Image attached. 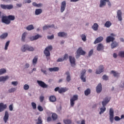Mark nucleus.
I'll return each mask as SVG.
<instances>
[{
	"mask_svg": "<svg viewBox=\"0 0 124 124\" xmlns=\"http://www.w3.org/2000/svg\"><path fill=\"white\" fill-rule=\"evenodd\" d=\"M14 20H15V16H2L1 22L6 25H9L11 23V21H14Z\"/></svg>",
	"mask_w": 124,
	"mask_h": 124,
	"instance_id": "obj_1",
	"label": "nucleus"
},
{
	"mask_svg": "<svg viewBox=\"0 0 124 124\" xmlns=\"http://www.w3.org/2000/svg\"><path fill=\"white\" fill-rule=\"evenodd\" d=\"M110 99H111V98L107 97L105 98V100L102 102L103 108H100V112H99L100 115H101V114H103V113H104V112L106 111V108L105 106H106L107 104H108V103L110 101Z\"/></svg>",
	"mask_w": 124,
	"mask_h": 124,
	"instance_id": "obj_2",
	"label": "nucleus"
},
{
	"mask_svg": "<svg viewBox=\"0 0 124 124\" xmlns=\"http://www.w3.org/2000/svg\"><path fill=\"white\" fill-rule=\"evenodd\" d=\"M22 52H26V51H29L30 52H32L34 51V48L31 46H30L28 45H24L21 47Z\"/></svg>",
	"mask_w": 124,
	"mask_h": 124,
	"instance_id": "obj_3",
	"label": "nucleus"
},
{
	"mask_svg": "<svg viewBox=\"0 0 124 124\" xmlns=\"http://www.w3.org/2000/svg\"><path fill=\"white\" fill-rule=\"evenodd\" d=\"M51 50H53V46H49L45 48L44 53L46 57H49L50 55H51L50 51H51Z\"/></svg>",
	"mask_w": 124,
	"mask_h": 124,
	"instance_id": "obj_4",
	"label": "nucleus"
},
{
	"mask_svg": "<svg viewBox=\"0 0 124 124\" xmlns=\"http://www.w3.org/2000/svg\"><path fill=\"white\" fill-rule=\"evenodd\" d=\"M78 99V95L76 94L74 95L73 97H71L70 99V105L71 107H73L74 106V105L75 104V101Z\"/></svg>",
	"mask_w": 124,
	"mask_h": 124,
	"instance_id": "obj_5",
	"label": "nucleus"
},
{
	"mask_svg": "<svg viewBox=\"0 0 124 124\" xmlns=\"http://www.w3.org/2000/svg\"><path fill=\"white\" fill-rule=\"evenodd\" d=\"M86 55V52L83 50L82 49V47H79L77 51V55H76V58L77 59H78L80 57V55Z\"/></svg>",
	"mask_w": 124,
	"mask_h": 124,
	"instance_id": "obj_6",
	"label": "nucleus"
},
{
	"mask_svg": "<svg viewBox=\"0 0 124 124\" xmlns=\"http://www.w3.org/2000/svg\"><path fill=\"white\" fill-rule=\"evenodd\" d=\"M37 83H38V84L40 87L43 89H47V88H48V85L46 84V83L42 80H37Z\"/></svg>",
	"mask_w": 124,
	"mask_h": 124,
	"instance_id": "obj_7",
	"label": "nucleus"
},
{
	"mask_svg": "<svg viewBox=\"0 0 124 124\" xmlns=\"http://www.w3.org/2000/svg\"><path fill=\"white\" fill-rule=\"evenodd\" d=\"M109 120L111 123L114 122V110L113 108L109 109Z\"/></svg>",
	"mask_w": 124,
	"mask_h": 124,
	"instance_id": "obj_8",
	"label": "nucleus"
},
{
	"mask_svg": "<svg viewBox=\"0 0 124 124\" xmlns=\"http://www.w3.org/2000/svg\"><path fill=\"white\" fill-rule=\"evenodd\" d=\"M0 7L2 9H8V10H10V9L13 8V5L1 4Z\"/></svg>",
	"mask_w": 124,
	"mask_h": 124,
	"instance_id": "obj_9",
	"label": "nucleus"
},
{
	"mask_svg": "<svg viewBox=\"0 0 124 124\" xmlns=\"http://www.w3.org/2000/svg\"><path fill=\"white\" fill-rule=\"evenodd\" d=\"M66 7V1H63L61 3V12L62 13L64 10H65V8Z\"/></svg>",
	"mask_w": 124,
	"mask_h": 124,
	"instance_id": "obj_10",
	"label": "nucleus"
},
{
	"mask_svg": "<svg viewBox=\"0 0 124 124\" xmlns=\"http://www.w3.org/2000/svg\"><path fill=\"white\" fill-rule=\"evenodd\" d=\"M104 69V67L103 65H100L99 66V69H97L96 70L95 73L96 74H100L102 72H103Z\"/></svg>",
	"mask_w": 124,
	"mask_h": 124,
	"instance_id": "obj_11",
	"label": "nucleus"
},
{
	"mask_svg": "<svg viewBox=\"0 0 124 124\" xmlns=\"http://www.w3.org/2000/svg\"><path fill=\"white\" fill-rule=\"evenodd\" d=\"M85 73L86 70H83L81 73V76L80 77V79L82 80V82H86V76H85Z\"/></svg>",
	"mask_w": 124,
	"mask_h": 124,
	"instance_id": "obj_12",
	"label": "nucleus"
},
{
	"mask_svg": "<svg viewBox=\"0 0 124 124\" xmlns=\"http://www.w3.org/2000/svg\"><path fill=\"white\" fill-rule=\"evenodd\" d=\"M102 91V85L100 83L96 88V91L97 93H100Z\"/></svg>",
	"mask_w": 124,
	"mask_h": 124,
	"instance_id": "obj_13",
	"label": "nucleus"
},
{
	"mask_svg": "<svg viewBox=\"0 0 124 124\" xmlns=\"http://www.w3.org/2000/svg\"><path fill=\"white\" fill-rule=\"evenodd\" d=\"M115 40V37L112 36H108L106 38L107 43H110V42H113Z\"/></svg>",
	"mask_w": 124,
	"mask_h": 124,
	"instance_id": "obj_14",
	"label": "nucleus"
},
{
	"mask_svg": "<svg viewBox=\"0 0 124 124\" xmlns=\"http://www.w3.org/2000/svg\"><path fill=\"white\" fill-rule=\"evenodd\" d=\"M9 118V114L8 113V111H6L5 112V115L3 117V120L4 123H7V121H8V119Z\"/></svg>",
	"mask_w": 124,
	"mask_h": 124,
	"instance_id": "obj_15",
	"label": "nucleus"
},
{
	"mask_svg": "<svg viewBox=\"0 0 124 124\" xmlns=\"http://www.w3.org/2000/svg\"><path fill=\"white\" fill-rule=\"evenodd\" d=\"M41 37H42L41 35L39 34H37L34 36L30 37V40H31V41H33V40H37V39H38V38H40Z\"/></svg>",
	"mask_w": 124,
	"mask_h": 124,
	"instance_id": "obj_16",
	"label": "nucleus"
},
{
	"mask_svg": "<svg viewBox=\"0 0 124 124\" xmlns=\"http://www.w3.org/2000/svg\"><path fill=\"white\" fill-rule=\"evenodd\" d=\"M6 108H7L6 105H4L2 103H0V112L4 111V109H6Z\"/></svg>",
	"mask_w": 124,
	"mask_h": 124,
	"instance_id": "obj_17",
	"label": "nucleus"
},
{
	"mask_svg": "<svg viewBox=\"0 0 124 124\" xmlns=\"http://www.w3.org/2000/svg\"><path fill=\"white\" fill-rule=\"evenodd\" d=\"M123 13H122V11L121 10H118L117 11V17L118 18L119 21H122L123 18L122 17V15Z\"/></svg>",
	"mask_w": 124,
	"mask_h": 124,
	"instance_id": "obj_18",
	"label": "nucleus"
},
{
	"mask_svg": "<svg viewBox=\"0 0 124 124\" xmlns=\"http://www.w3.org/2000/svg\"><path fill=\"white\" fill-rule=\"evenodd\" d=\"M110 46L111 49H114V48H116L119 46V43L116 41H113L111 43Z\"/></svg>",
	"mask_w": 124,
	"mask_h": 124,
	"instance_id": "obj_19",
	"label": "nucleus"
},
{
	"mask_svg": "<svg viewBox=\"0 0 124 124\" xmlns=\"http://www.w3.org/2000/svg\"><path fill=\"white\" fill-rule=\"evenodd\" d=\"M69 59L70 62L72 64V65H73V64L74 65H75V62H76L75 58L74 57H73L71 56H70L69 57Z\"/></svg>",
	"mask_w": 124,
	"mask_h": 124,
	"instance_id": "obj_20",
	"label": "nucleus"
},
{
	"mask_svg": "<svg viewBox=\"0 0 124 124\" xmlns=\"http://www.w3.org/2000/svg\"><path fill=\"white\" fill-rule=\"evenodd\" d=\"M106 1H109V0H101L100 1V7H103L106 5Z\"/></svg>",
	"mask_w": 124,
	"mask_h": 124,
	"instance_id": "obj_21",
	"label": "nucleus"
},
{
	"mask_svg": "<svg viewBox=\"0 0 124 124\" xmlns=\"http://www.w3.org/2000/svg\"><path fill=\"white\" fill-rule=\"evenodd\" d=\"M103 40V37L102 36H100L97 38L95 41L94 42V44H97V43H99L101 42Z\"/></svg>",
	"mask_w": 124,
	"mask_h": 124,
	"instance_id": "obj_22",
	"label": "nucleus"
},
{
	"mask_svg": "<svg viewBox=\"0 0 124 124\" xmlns=\"http://www.w3.org/2000/svg\"><path fill=\"white\" fill-rule=\"evenodd\" d=\"M65 75H67L66 78L67 82H70V81H71V77H70V74L69 73V72H66L65 73Z\"/></svg>",
	"mask_w": 124,
	"mask_h": 124,
	"instance_id": "obj_23",
	"label": "nucleus"
},
{
	"mask_svg": "<svg viewBox=\"0 0 124 124\" xmlns=\"http://www.w3.org/2000/svg\"><path fill=\"white\" fill-rule=\"evenodd\" d=\"M9 78V77H8V76H6L5 77H0V82H4L6 81V80H8Z\"/></svg>",
	"mask_w": 124,
	"mask_h": 124,
	"instance_id": "obj_24",
	"label": "nucleus"
},
{
	"mask_svg": "<svg viewBox=\"0 0 124 124\" xmlns=\"http://www.w3.org/2000/svg\"><path fill=\"white\" fill-rule=\"evenodd\" d=\"M68 91V89L66 88H61L59 91V93H65V92H67Z\"/></svg>",
	"mask_w": 124,
	"mask_h": 124,
	"instance_id": "obj_25",
	"label": "nucleus"
},
{
	"mask_svg": "<svg viewBox=\"0 0 124 124\" xmlns=\"http://www.w3.org/2000/svg\"><path fill=\"white\" fill-rule=\"evenodd\" d=\"M49 99L50 102H55L57 100V98L54 95H51L49 97Z\"/></svg>",
	"mask_w": 124,
	"mask_h": 124,
	"instance_id": "obj_26",
	"label": "nucleus"
},
{
	"mask_svg": "<svg viewBox=\"0 0 124 124\" xmlns=\"http://www.w3.org/2000/svg\"><path fill=\"white\" fill-rule=\"evenodd\" d=\"M55 26L54 24H52L51 25H45L43 27V30L44 31H46V30H48V29L50 28H54Z\"/></svg>",
	"mask_w": 124,
	"mask_h": 124,
	"instance_id": "obj_27",
	"label": "nucleus"
},
{
	"mask_svg": "<svg viewBox=\"0 0 124 124\" xmlns=\"http://www.w3.org/2000/svg\"><path fill=\"white\" fill-rule=\"evenodd\" d=\"M67 34L64 32H59L58 33V36L60 37H64L66 36Z\"/></svg>",
	"mask_w": 124,
	"mask_h": 124,
	"instance_id": "obj_28",
	"label": "nucleus"
},
{
	"mask_svg": "<svg viewBox=\"0 0 124 124\" xmlns=\"http://www.w3.org/2000/svg\"><path fill=\"white\" fill-rule=\"evenodd\" d=\"M48 69L49 71L52 72V71H59L60 69L58 67H55L53 68H49Z\"/></svg>",
	"mask_w": 124,
	"mask_h": 124,
	"instance_id": "obj_29",
	"label": "nucleus"
},
{
	"mask_svg": "<svg viewBox=\"0 0 124 124\" xmlns=\"http://www.w3.org/2000/svg\"><path fill=\"white\" fill-rule=\"evenodd\" d=\"M26 36H27V32H25L22 34L21 40L23 42H25L26 41Z\"/></svg>",
	"mask_w": 124,
	"mask_h": 124,
	"instance_id": "obj_30",
	"label": "nucleus"
},
{
	"mask_svg": "<svg viewBox=\"0 0 124 124\" xmlns=\"http://www.w3.org/2000/svg\"><path fill=\"white\" fill-rule=\"evenodd\" d=\"M97 51H101V50H103V45L102 44H99L97 47Z\"/></svg>",
	"mask_w": 124,
	"mask_h": 124,
	"instance_id": "obj_31",
	"label": "nucleus"
},
{
	"mask_svg": "<svg viewBox=\"0 0 124 124\" xmlns=\"http://www.w3.org/2000/svg\"><path fill=\"white\" fill-rule=\"evenodd\" d=\"M35 13L36 15H39V14L42 13V10L41 9H37L35 10Z\"/></svg>",
	"mask_w": 124,
	"mask_h": 124,
	"instance_id": "obj_32",
	"label": "nucleus"
},
{
	"mask_svg": "<svg viewBox=\"0 0 124 124\" xmlns=\"http://www.w3.org/2000/svg\"><path fill=\"white\" fill-rule=\"evenodd\" d=\"M7 36H8V33H4L0 36V38L1 39H4L5 38H6Z\"/></svg>",
	"mask_w": 124,
	"mask_h": 124,
	"instance_id": "obj_33",
	"label": "nucleus"
},
{
	"mask_svg": "<svg viewBox=\"0 0 124 124\" xmlns=\"http://www.w3.org/2000/svg\"><path fill=\"white\" fill-rule=\"evenodd\" d=\"M92 29L93 30V31H97L98 29V25L97 23H94L92 26Z\"/></svg>",
	"mask_w": 124,
	"mask_h": 124,
	"instance_id": "obj_34",
	"label": "nucleus"
},
{
	"mask_svg": "<svg viewBox=\"0 0 124 124\" xmlns=\"http://www.w3.org/2000/svg\"><path fill=\"white\" fill-rule=\"evenodd\" d=\"M111 25H112V23H111V22L108 21L105 24V27H106V28H110Z\"/></svg>",
	"mask_w": 124,
	"mask_h": 124,
	"instance_id": "obj_35",
	"label": "nucleus"
},
{
	"mask_svg": "<svg viewBox=\"0 0 124 124\" xmlns=\"http://www.w3.org/2000/svg\"><path fill=\"white\" fill-rule=\"evenodd\" d=\"M111 73L113 75V76L114 77H119L120 76V74L117 73V72H115V71H111Z\"/></svg>",
	"mask_w": 124,
	"mask_h": 124,
	"instance_id": "obj_36",
	"label": "nucleus"
},
{
	"mask_svg": "<svg viewBox=\"0 0 124 124\" xmlns=\"http://www.w3.org/2000/svg\"><path fill=\"white\" fill-rule=\"evenodd\" d=\"M38 59L37 58V57L35 56L32 60V63L33 65H35L36 64V62H37Z\"/></svg>",
	"mask_w": 124,
	"mask_h": 124,
	"instance_id": "obj_37",
	"label": "nucleus"
},
{
	"mask_svg": "<svg viewBox=\"0 0 124 124\" xmlns=\"http://www.w3.org/2000/svg\"><path fill=\"white\" fill-rule=\"evenodd\" d=\"M34 29V28L33 27V25H29L26 28V30H27V31H31V30H33Z\"/></svg>",
	"mask_w": 124,
	"mask_h": 124,
	"instance_id": "obj_38",
	"label": "nucleus"
},
{
	"mask_svg": "<svg viewBox=\"0 0 124 124\" xmlns=\"http://www.w3.org/2000/svg\"><path fill=\"white\" fill-rule=\"evenodd\" d=\"M52 118L53 121H56L58 119V115L55 113H53L52 115Z\"/></svg>",
	"mask_w": 124,
	"mask_h": 124,
	"instance_id": "obj_39",
	"label": "nucleus"
},
{
	"mask_svg": "<svg viewBox=\"0 0 124 124\" xmlns=\"http://www.w3.org/2000/svg\"><path fill=\"white\" fill-rule=\"evenodd\" d=\"M84 93L85 95H89V94L91 93V90L90 89H87L86 91H85Z\"/></svg>",
	"mask_w": 124,
	"mask_h": 124,
	"instance_id": "obj_40",
	"label": "nucleus"
},
{
	"mask_svg": "<svg viewBox=\"0 0 124 124\" xmlns=\"http://www.w3.org/2000/svg\"><path fill=\"white\" fill-rule=\"evenodd\" d=\"M119 57L121 58H124V51H120L118 54Z\"/></svg>",
	"mask_w": 124,
	"mask_h": 124,
	"instance_id": "obj_41",
	"label": "nucleus"
},
{
	"mask_svg": "<svg viewBox=\"0 0 124 124\" xmlns=\"http://www.w3.org/2000/svg\"><path fill=\"white\" fill-rule=\"evenodd\" d=\"M80 37L83 41H86V40H87V38L85 34H82L81 35Z\"/></svg>",
	"mask_w": 124,
	"mask_h": 124,
	"instance_id": "obj_42",
	"label": "nucleus"
},
{
	"mask_svg": "<svg viewBox=\"0 0 124 124\" xmlns=\"http://www.w3.org/2000/svg\"><path fill=\"white\" fill-rule=\"evenodd\" d=\"M6 73V70L4 68L0 69V75H2V74H4V73Z\"/></svg>",
	"mask_w": 124,
	"mask_h": 124,
	"instance_id": "obj_43",
	"label": "nucleus"
},
{
	"mask_svg": "<svg viewBox=\"0 0 124 124\" xmlns=\"http://www.w3.org/2000/svg\"><path fill=\"white\" fill-rule=\"evenodd\" d=\"M10 43V41H8L6 44H5V50H7V49H8V46H9V44Z\"/></svg>",
	"mask_w": 124,
	"mask_h": 124,
	"instance_id": "obj_44",
	"label": "nucleus"
},
{
	"mask_svg": "<svg viewBox=\"0 0 124 124\" xmlns=\"http://www.w3.org/2000/svg\"><path fill=\"white\" fill-rule=\"evenodd\" d=\"M42 124V119L41 118V117L39 116L38 118V122L37 123V124Z\"/></svg>",
	"mask_w": 124,
	"mask_h": 124,
	"instance_id": "obj_45",
	"label": "nucleus"
},
{
	"mask_svg": "<svg viewBox=\"0 0 124 124\" xmlns=\"http://www.w3.org/2000/svg\"><path fill=\"white\" fill-rule=\"evenodd\" d=\"M65 124H71V120H65L63 121Z\"/></svg>",
	"mask_w": 124,
	"mask_h": 124,
	"instance_id": "obj_46",
	"label": "nucleus"
},
{
	"mask_svg": "<svg viewBox=\"0 0 124 124\" xmlns=\"http://www.w3.org/2000/svg\"><path fill=\"white\" fill-rule=\"evenodd\" d=\"M23 89L24 90H25V91H27L30 89V86L28 84H25L24 85Z\"/></svg>",
	"mask_w": 124,
	"mask_h": 124,
	"instance_id": "obj_47",
	"label": "nucleus"
},
{
	"mask_svg": "<svg viewBox=\"0 0 124 124\" xmlns=\"http://www.w3.org/2000/svg\"><path fill=\"white\" fill-rule=\"evenodd\" d=\"M16 91V89L15 88H12L11 89L8 90V92L10 93H14Z\"/></svg>",
	"mask_w": 124,
	"mask_h": 124,
	"instance_id": "obj_48",
	"label": "nucleus"
},
{
	"mask_svg": "<svg viewBox=\"0 0 124 124\" xmlns=\"http://www.w3.org/2000/svg\"><path fill=\"white\" fill-rule=\"evenodd\" d=\"M37 109L40 112H42V111H43V108L41 106H38L37 107Z\"/></svg>",
	"mask_w": 124,
	"mask_h": 124,
	"instance_id": "obj_49",
	"label": "nucleus"
},
{
	"mask_svg": "<svg viewBox=\"0 0 124 124\" xmlns=\"http://www.w3.org/2000/svg\"><path fill=\"white\" fill-rule=\"evenodd\" d=\"M31 106L33 108V109H36V104L34 102H32L31 104Z\"/></svg>",
	"mask_w": 124,
	"mask_h": 124,
	"instance_id": "obj_50",
	"label": "nucleus"
},
{
	"mask_svg": "<svg viewBox=\"0 0 124 124\" xmlns=\"http://www.w3.org/2000/svg\"><path fill=\"white\" fill-rule=\"evenodd\" d=\"M93 54V49H91L89 52V54H88L89 57H91V56H92Z\"/></svg>",
	"mask_w": 124,
	"mask_h": 124,
	"instance_id": "obj_51",
	"label": "nucleus"
},
{
	"mask_svg": "<svg viewBox=\"0 0 124 124\" xmlns=\"http://www.w3.org/2000/svg\"><path fill=\"white\" fill-rule=\"evenodd\" d=\"M64 59L63 58H59L57 60V62H63Z\"/></svg>",
	"mask_w": 124,
	"mask_h": 124,
	"instance_id": "obj_52",
	"label": "nucleus"
},
{
	"mask_svg": "<svg viewBox=\"0 0 124 124\" xmlns=\"http://www.w3.org/2000/svg\"><path fill=\"white\" fill-rule=\"evenodd\" d=\"M12 85H13L14 86H17V85H18V81H12Z\"/></svg>",
	"mask_w": 124,
	"mask_h": 124,
	"instance_id": "obj_53",
	"label": "nucleus"
},
{
	"mask_svg": "<svg viewBox=\"0 0 124 124\" xmlns=\"http://www.w3.org/2000/svg\"><path fill=\"white\" fill-rule=\"evenodd\" d=\"M9 109L10 111H13V105H10L9 107Z\"/></svg>",
	"mask_w": 124,
	"mask_h": 124,
	"instance_id": "obj_54",
	"label": "nucleus"
},
{
	"mask_svg": "<svg viewBox=\"0 0 124 124\" xmlns=\"http://www.w3.org/2000/svg\"><path fill=\"white\" fill-rule=\"evenodd\" d=\"M43 100H44V96H40V102H43Z\"/></svg>",
	"mask_w": 124,
	"mask_h": 124,
	"instance_id": "obj_55",
	"label": "nucleus"
},
{
	"mask_svg": "<svg viewBox=\"0 0 124 124\" xmlns=\"http://www.w3.org/2000/svg\"><path fill=\"white\" fill-rule=\"evenodd\" d=\"M47 39H54V35L51 36H47Z\"/></svg>",
	"mask_w": 124,
	"mask_h": 124,
	"instance_id": "obj_56",
	"label": "nucleus"
},
{
	"mask_svg": "<svg viewBox=\"0 0 124 124\" xmlns=\"http://www.w3.org/2000/svg\"><path fill=\"white\" fill-rule=\"evenodd\" d=\"M103 80H108V77L105 75L103 76Z\"/></svg>",
	"mask_w": 124,
	"mask_h": 124,
	"instance_id": "obj_57",
	"label": "nucleus"
},
{
	"mask_svg": "<svg viewBox=\"0 0 124 124\" xmlns=\"http://www.w3.org/2000/svg\"><path fill=\"white\" fill-rule=\"evenodd\" d=\"M67 58H68V54H65L64 55V57L63 58V60H66V59H67Z\"/></svg>",
	"mask_w": 124,
	"mask_h": 124,
	"instance_id": "obj_58",
	"label": "nucleus"
},
{
	"mask_svg": "<svg viewBox=\"0 0 124 124\" xmlns=\"http://www.w3.org/2000/svg\"><path fill=\"white\" fill-rule=\"evenodd\" d=\"M121 119L122 118H120V117H119V116H115L114 117L115 121H120Z\"/></svg>",
	"mask_w": 124,
	"mask_h": 124,
	"instance_id": "obj_59",
	"label": "nucleus"
},
{
	"mask_svg": "<svg viewBox=\"0 0 124 124\" xmlns=\"http://www.w3.org/2000/svg\"><path fill=\"white\" fill-rule=\"evenodd\" d=\"M41 71L43 72L44 74H47V71H46V70H44L43 69H41Z\"/></svg>",
	"mask_w": 124,
	"mask_h": 124,
	"instance_id": "obj_60",
	"label": "nucleus"
},
{
	"mask_svg": "<svg viewBox=\"0 0 124 124\" xmlns=\"http://www.w3.org/2000/svg\"><path fill=\"white\" fill-rule=\"evenodd\" d=\"M30 67V64L26 63L25 65V68H29Z\"/></svg>",
	"mask_w": 124,
	"mask_h": 124,
	"instance_id": "obj_61",
	"label": "nucleus"
},
{
	"mask_svg": "<svg viewBox=\"0 0 124 124\" xmlns=\"http://www.w3.org/2000/svg\"><path fill=\"white\" fill-rule=\"evenodd\" d=\"M60 87H56L54 91L55 92H58L59 93V91H60Z\"/></svg>",
	"mask_w": 124,
	"mask_h": 124,
	"instance_id": "obj_62",
	"label": "nucleus"
},
{
	"mask_svg": "<svg viewBox=\"0 0 124 124\" xmlns=\"http://www.w3.org/2000/svg\"><path fill=\"white\" fill-rule=\"evenodd\" d=\"M47 122H51L52 121V118L51 117H48L47 119Z\"/></svg>",
	"mask_w": 124,
	"mask_h": 124,
	"instance_id": "obj_63",
	"label": "nucleus"
},
{
	"mask_svg": "<svg viewBox=\"0 0 124 124\" xmlns=\"http://www.w3.org/2000/svg\"><path fill=\"white\" fill-rule=\"evenodd\" d=\"M113 58H114L115 59H116V58H117V57H118V55H117V53H114L113 55Z\"/></svg>",
	"mask_w": 124,
	"mask_h": 124,
	"instance_id": "obj_64",
	"label": "nucleus"
}]
</instances>
